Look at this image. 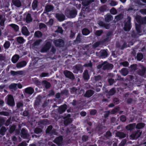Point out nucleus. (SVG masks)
Here are the masks:
<instances>
[{
	"label": "nucleus",
	"mask_w": 146,
	"mask_h": 146,
	"mask_svg": "<svg viewBox=\"0 0 146 146\" xmlns=\"http://www.w3.org/2000/svg\"><path fill=\"white\" fill-rule=\"evenodd\" d=\"M77 10L75 8L71 9H67L65 11V14L69 18H75L77 15Z\"/></svg>",
	"instance_id": "nucleus-1"
},
{
	"label": "nucleus",
	"mask_w": 146,
	"mask_h": 146,
	"mask_svg": "<svg viewBox=\"0 0 146 146\" xmlns=\"http://www.w3.org/2000/svg\"><path fill=\"white\" fill-rule=\"evenodd\" d=\"M53 127L51 125L48 126L46 130V134L51 136L53 135H57L58 133L56 132L55 129H52Z\"/></svg>",
	"instance_id": "nucleus-2"
},
{
	"label": "nucleus",
	"mask_w": 146,
	"mask_h": 146,
	"mask_svg": "<svg viewBox=\"0 0 146 146\" xmlns=\"http://www.w3.org/2000/svg\"><path fill=\"white\" fill-rule=\"evenodd\" d=\"M54 43L55 45L57 47H62L64 45V41L62 39H59L55 40Z\"/></svg>",
	"instance_id": "nucleus-3"
},
{
	"label": "nucleus",
	"mask_w": 146,
	"mask_h": 146,
	"mask_svg": "<svg viewBox=\"0 0 146 146\" xmlns=\"http://www.w3.org/2000/svg\"><path fill=\"white\" fill-rule=\"evenodd\" d=\"M70 116V114H68L66 116L63 117V119L65 120L64 122V125L66 126L72 122V120L69 118Z\"/></svg>",
	"instance_id": "nucleus-4"
},
{
	"label": "nucleus",
	"mask_w": 146,
	"mask_h": 146,
	"mask_svg": "<svg viewBox=\"0 0 146 146\" xmlns=\"http://www.w3.org/2000/svg\"><path fill=\"white\" fill-rule=\"evenodd\" d=\"M127 20V21L125 23L124 27V30L126 31H129L131 29V18L129 17H128Z\"/></svg>",
	"instance_id": "nucleus-5"
},
{
	"label": "nucleus",
	"mask_w": 146,
	"mask_h": 146,
	"mask_svg": "<svg viewBox=\"0 0 146 146\" xmlns=\"http://www.w3.org/2000/svg\"><path fill=\"white\" fill-rule=\"evenodd\" d=\"M7 103L11 106H13L15 105V102L13 98L11 95H9L8 96Z\"/></svg>",
	"instance_id": "nucleus-6"
},
{
	"label": "nucleus",
	"mask_w": 146,
	"mask_h": 146,
	"mask_svg": "<svg viewBox=\"0 0 146 146\" xmlns=\"http://www.w3.org/2000/svg\"><path fill=\"white\" fill-rule=\"evenodd\" d=\"M82 66L80 64H78L74 66L72 69L73 70L74 72L77 74L79 71H82Z\"/></svg>",
	"instance_id": "nucleus-7"
},
{
	"label": "nucleus",
	"mask_w": 146,
	"mask_h": 146,
	"mask_svg": "<svg viewBox=\"0 0 146 146\" xmlns=\"http://www.w3.org/2000/svg\"><path fill=\"white\" fill-rule=\"evenodd\" d=\"M64 73L65 75L67 77L73 80L74 79V76L73 73L70 71L68 70H65L64 71Z\"/></svg>",
	"instance_id": "nucleus-8"
},
{
	"label": "nucleus",
	"mask_w": 146,
	"mask_h": 146,
	"mask_svg": "<svg viewBox=\"0 0 146 146\" xmlns=\"http://www.w3.org/2000/svg\"><path fill=\"white\" fill-rule=\"evenodd\" d=\"M53 142L59 146L62 145L63 142V137H56Z\"/></svg>",
	"instance_id": "nucleus-9"
},
{
	"label": "nucleus",
	"mask_w": 146,
	"mask_h": 146,
	"mask_svg": "<svg viewBox=\"0 0 146 146\" xmlns=\"http://www.w3.org/2000/svg\"><path fill=\"white\" fill-rule=\"evenodd\" d=\"M51 44L49 42H47L44 46L41 49L40 52H44L48 50L50 48Z\"/></svg>",
	"instance_id": "nucleus-10"
},
{
	"label": "nucleus",
	"mask_w": 146,
	"mask_h": 146,
	"mask_svg": "<svg viewBox=\"0 0 146 146\" xmlns=\"http://www.w3.org/2000/svg\"><path fill=\"white\" fill-rule=\"evenodd\" d=\"M67 106L65 104L64 105H62L59 107L57 109L58 112L59 114H62L67 109Z\"/></svg>",
	"instance_id": "nucleus-11"
},
{
	"label": "nucleus",
	"mask_w": 146,
	"mask_h": 146,
	"mask_svg": "<svg viewBox=\"0 0 146 146\" xmlns=\"http://www.w3.org/2000/svg\"><path fill=\"white\" fill-rule=\"evenodd\" d=\"M56 17L60 21H64L65 18V16L63 14L59 13H56Z\"/></svg>",
	"instance_id": "nucleus-12"
},
{
	"label": "nucleus",
	"mask_w": 146,
	"mask_h": 146,
	"mask_svg": "<svg viewBox=\"0 0 146 146\" xmlns=\"http://www.w3.org/2000/svg\"><path fill=\"white\" fill-rule=\"evenodd\" d=\"M94 91L91 90H89L86 91L84 96L86 97L89 98L91 97L94 94Z\"/></svg>",
	"instance_id": "nucleus-13"
},
{
	"label": "nucleus",
	"mask_w": 146,
	"mask_h": 146,
	"mask_svg": "<svg viewBox=\"0 0 146 146\" xmlns=\"http://www.w3.org/2000/svg\"><path fill=\"white\" fill-rule=\"evenodd\" d=\"M20 134L21 137H28L29 136V134L27 131L24 128H22L21 130Z\"/></svg>",
	"instance_id": "nucleus-14"
},
{
	"label": "nucleus",
	"mask_w": 146,
	"mask_h": 146,
	"mask_svg": "<svg viewBox=\"0 0 146 146\" xmlns=\"http://www.w3.org/2000/svg\"><path fill=\"white\" fill-rule=\"evenodd\" d=\"M34 91V89L31 87L27 88L25 90V92L29 95L32 94Z\"/></svg>",
	"instance_id": "nucleus-15"
},
{
	"label": "nucleus",
	"mask_w": 146,
	"mask_h": 146,
	"mask_svg": "<svg viewBox=\"0 0 146 146\" xmlns=\"http://www.w3.org/2000/svg\"><path fill=\"white\" fill-rule=\"evenodd\" d=\"M98 25L102 27H104L106 29H109L110 28V25L109 24H106L104 22L101 21H98Z\"/></svg>",
	"instance_id": "nucleus-16"
},
{
	"label": "nucleus",
	"mask_w": 146,
	"mask_h": 146,
	"mask_svg": "<svg viewBox=\"0 0 146 146\" xmlns=\"http://www.w3.org/2000/svg\"><path fill=\"white\" fill-rule=\"evenodd\" d=\"M42 98V97L40 96H38L36 98V100L35 101V106L36 107L40 105V103L41 102Z\"/></svg>",
	"instance_id": "nucleus-17"
},
{
	"label": "nucleus",
	"mask_w": 146,
	"mask_h": 146,
	"mask_svg": "<svg viewBox=\"0 0 146 146\" xmlns=\"http://www.w3.org/2000/svg\"><path fill=\"white\" fill-rule=\"evenodd\" d=\"M11 74L13 76L17 75H22L24 74V72L22 71H19L15 72L14 71H11L10 72Z\"/></svg>",
	"instance_id": "nucleus-18"
},
{
	"label": "nucleus",
	"mask_w": 146,
	"mask_h": 146,
	"mask_svg": "<svg viewBox=\"0 0 146 146\" xmlns=\"http://www.w3.org/2000/svg\"><path fill=\"white\" fill-rule=\"evenodd\" d=\"M22 33L26 36L28 35L30 33L28 30L27 29L26 27H23L22 29Z\"/></svg>",
	"instance_id": "nucleus-19"
},
{
	"label": "nucleus",
	"mask_w": 146,
	"mask_h": 146,
	"mask_svg": "<svg viewBox=\"0 0 146 146\" xmlns=\"http://www.w3.org/2000/svg\"><path fill=\"white\" fill-rule=\"evenodd\" d=\"M83 77L85 80H88L89 79L90 76L87 70H85L83 73Z\"/></svg>",
	"instance_id": "nucleus-20"
},
{
	"label": "nucleus",
	"mask_w": 146,
	"mask_h": 146,
	"mask_svg": "<svg viewBox=\"0 0 146 146\" xmlns=\"http://www.w3.org/2000/svg\"><path fill=\"white\" fill-rule=\"evenodd\" d=\"M12 2L17 7H20L21 5V3L19 0H12Z\"/></svg>",
	"instance_id": "nucleus-21"
},
{
	"label": "nucleus",
	"mask_w": 146,
	"mask_h": 146,
	"mask_svg": "<svg viewBox=\"0 0 146 146\" xmlns=\"http://www.w3.org/2000/svg\"><path fill=\"white\" fill-rule=\"evenodd\" d=\"M141 133V132L140 130H138L134 132L130 137H139Z\"/></svg>",
	"instance_id": "nucleus-22"
},
{
	"label": "nucleus",
	"mask_w": 146,
	"mask_h": 146,
	"mask_svg": "<svg viewBox=\"0 0 146 146\" xmlns=\"http://www.w3.org/2000/svg\"><path fill=\"white\" fill-rule=\"evenodd\" d=\"M26 62L25 61H23L18 63L16 65V66L17 68H21L25 66Z\"/></svg>",
	"instance_id": "nucleus-23"
},
{
	"label": "nucleus",
	"mask_w": 146,
	"mask_h": 146,
	"mask_svg": "<svg viewBox=\"0 0 146 146\" xmlns=\"http://www.w3.org/2000/svg\"><path fill=\"white\" fill-rule=\"evenodd\" d=\"M53 9V7L51 5H47L45 7V10L47 12L52 11Z\"/></svg>",
	"instance_id": "nucleus-24"
},
{
	"label": "nucleus",
	"mask_w": 146,
	"mask_h": 146,
	"mask_svg": "<svg viewBox=\"0 0 146 146\" xmlns=\"http://www.w3.org/2000/svg\"><path fill=\"white\" fill-rule=\"evenodd\" d=\"M32 21V19L31 17L30 14H28L27 15L26 21V22L27 23H29Z\"/></svg>",
	"instance_id": "nucleus-25"
},
{
	"label": "nucleus",
	"mask_w": 146,
	"mask_h": 146,
	"mask_svg": "<svg viewBox=\"0 0 146 146\" xmlns=\"http://www.w3.org/2000/svg\"><path fill=\"white\" fill-rule=\"evenodd\" d=\"M135 123L130 124L126 127V128L128 130H130L133 129L135 126Z\"/></svg>",
	"instance_id": "nucleus-26"
},
{
	"label": "nucleus",
	"mask_w": 146,
	"mask_h": 146,
	"mask_svg": "<svg viewBox=\"0 0 146 146\" xmlns=\"http://www.w3.org/2000/svg\"><path fill=\"white\" fill-rule=\"evenodd\" d=\"M108 54L106 51L105 50H102L100 52V56L105 58L107 56Z\"/></svg>",
	"instance_id": "nucleus-27"
},
{
	"label": "nucleus",
	"mask_w": 146,
	"mask_h": 146,
	"mask_svg": "<svg viewBox=\"0 0 146 146\" xmlns=\"http://www.w3.org/2000/svg\"><path fill=\"white\" fill-rule=\"evenodd\" d=\"M141 70H140L139 72V74L141 76H143L145 73L146 68L142 66H141Z\"/></svg>",
	"instance_id": "nucleus-28"
},
{
	"label": "nucleus",
	"mask_w": 146,
	"mask_h": 146,
	"mask_svg": "<svg viewBox=\"0 0 146 146\" xmlns=\"http://www.w3.org/2000/svg\"><path fill=\"white\" fill-rule=\"evenodd\" d=\"M17 84L15 83L11 84L9 86V88L10 90L13 89L15 90H16L17 89Z\"/></svg>",
	"instance_id": "nucleus-29"
},
{
	"label": "nucleus",
	"mask_w": 146,
	"mask_h": 146,
	"mask_svg": "<svg viewBox=\"0 0 146 146\" xmlns=\"http://www.w3.org/2000/svg\"><path fill=\"white\" fill-rule=\"evenodd\" d=\"M7 130V129L5 127H2L0 129V134L2 135H4Z\"/></svg>",
	"instance_id": "nucleus-30"
},
{
	"label": "nucleus",
	"mask_w": 146,
	"mask_h": 146,
	"mask_svg": "<svg viewBox=\"0 0 146 146\" xmlns=\"http://www.w3.org/2000/svg\"><path fill=\"white\" fill-rule=\"evenodd\" d=\"M19 58V56L17 55L14 56L12 58V61L13 63H16L18 60Z\"/></svg>",
	"instance_id": "nucleus-31"
},
{
	"label": "nucleus",
	"mask_w": 146,
	"mask_h": 146,
	"mask_svg": "<svg viewBox=\"0 0 146 146\" xmlns=\"http://www.w3.org/2000/svg\"><path fill=\"white\" fill-rule=\"evenodd\" d=\"M90 33V31L86 28H84L82 31V33L84 35H87Z\"/></svg>",
	"instance_id": "nucleus-32"
},
{
	"label": "nucleus",
	"mask_w": 146,
	"mask_h": 146,
	"mask_svg": "<svg viewBox=\"0 0 146 146\" xmlns=\"http://www.w3.org/2000/svg\"><path fill=\"white\" fill-rule=\"evenodd\" d=\"M81 35L80 33L78 34L76 38V39L74 41V42L76 44H78L80 43L81 40Z\"/></svg>",
	"instance_id": "nucleus-33"
},
{
	"label": "nucleus",
	"mask_w": 146,
	"mask_h": 146,
	"mask_svg": "<svg viewBox=\"0 0 146 146\" xmlns=\"http://www.w3.org/2000/svg\"><path fill=\"white\" fill-rule=\"evenodd\" d=\"M91 3L89 0H85L83 1L82 2V4L85 6H88Z\"/></svg>",
	"instance_id": "nucleus-34"
},
{
	"label": "nucleus",
	"mask_w": 146,
	"mask_h": 146,
	"mask_svg": "<svg viewBox=\"0 0 146 146\" xmlns=\"http://www.w3.org/2000/svg\"><path fill=\"white\" fill-rule=\"evenodd\" d=\"M121 73L124 76H125L128 73V71L126 68H122L121 70Z\"/></svg>",
	"instance_id": "nucleus-35"
},
{
	"label": "nucleus",
	"mask_w": 146,
	"mask_h": 146,
	"mask_svg": "<svg viewBox=\"0 0 146 146\" xmlns=\"http://www.w3.org/2000/svg\"><path fill=\"white\" fill-rule=\"evenodd\" d=\"M102 42L101 41H98L92 45V47L95 48L98 47L99 45L102 44Z\"/></svg>",
	"instance_id": "nucleus-36"
},
{
	"label": "nucleus",
	"mask_w": 146,
	"mask_h": 146,
	"mask_svg": "<svg viewBox=\"0 0 146 146\" xmlns=\"http://www.w3.org/2000/svg\"><path fill=\"white\" fill-rule=\"evenodd\" d=\"M99 10L100 12H104L106 10H108L107 7L106 5H103L101 6L99 9Z\"/></svg>",
	"instance_id": "nucleus-37"
},
{
	"label": "nucleus",
	"mask_w": 146,
	"mask_h": 146,
	"mask_svg": "<svg viewBox=\"0 0 146 146\" xmlns=\"http://www.w3.org/2000/svg\"><path fill=\"white\" fill-rule=\"evenodd\" d=\"M16 128V126L15 125H13L11 126L9 130L10 133H12L15 129Z\"/></svg>",
	"instance_id": "nucleus-38"
},
{
	"label": "nucleus",
	"mask_w": 146,
	"mask_h": 146,
	"mask_svg": "<svg viewBox=\"0 0 146 146\" xmlns=\"http://www.w3.org/2000/svg\"><path fill=\"white\" fill-rule=\"evenodd\" d=\"M145 125V124L143 123H138L136 126V128L138 129H140L143 127Z\"/></svg>",
	"instance_id": "nucleus-39"
},
{
	"label": "nucleus",
	"mask_w": 146,
	"mask_h": 146,
	"mask_svg": "<svg viewBox=\"0 0 146 146\" xmlns=\"http://www.w3.org/2000/svg\"><path fill=\"white\" fill-rule=\"evenodd\" d=\"M117 137H125V135L123 133L120 132H117L116 133Z\"/></svg>",
	"instance_id": "nucleus-40"
},
{
	"label": "nucleus",
	"mask_w": 146,
	"mask_h": 146,
	"mask_svg": "<svg viewBox=\"0 0 146 146\" xmlns=\"http://www.w3.org/2000/svg\"><path fill=\"white\" fill-rule=\"evenodd\" d=\"M135 18L137 22L139 23H141L142 20L141 16L137 15L135 17Z\"/></svg>",
	"instance_id": "nucleus-41"
},
{
	"label": "nucleus",
	"mask_w": 146,
	"mask_h": 146,
	"mask_svg": "<svg viewBox=\"0 0 146 146\" xmlns=\"http://www.w3.org/2000/svg\"><path fill=\"white\" fill-rule=\"evenodd\" d=\"M103 33V30H97L95 32V34L98 36L101 35Z\"/></svg>",
	"instance_id": "nucleus-42"
},
{
	"label": "nucleus",
	"mask_w": 146,
	"mask_h": 146,
	"mask_svg": "<svg viewBox=\"0 0 146 146\" xmlns=\"http://www.w3.org/2000/svg\"><path fill=\"white\" fill-rule=\"evenodd\" d=\"M42 82L44 84V86L46 88H48L50 87V84L46 81L44 80L42 81Z\"/></svg>",
	"instance_id": "nucleus-43"
},
{
	"label": "nucleus",
	"mask_w": 146,
	"mask_h": 146,
	"mask_svg": "<svg viewBox=\"0 0 146 146\" xmlns=\"http://www.w3.org/2000/svg\"><path fill=\"white\" fill-rule=\"evenodd\" d=\"M42 131V130L38 127H36L35 128L34 130V132L36 134H38Z\"/></svg>",
	"instance_id": "nucleus-44"
},
{
	"label": "nucleus",
	"mask_w": 146,
	"mask_h": 146,
	"mask_svg": "<svg viewBox=\"0 0 146 146\" xmlns=\"http://www.w3.org/2000/svg\"><path fill=\"white\" fill-rule=\"evenodd\" d=\"M10 26L12 27L15 31H17L19 30L18 26L14 24H12L10 25Z\"/></svg>",
	"instance_id": "nucleus-45"
},
{
	"label": "nucleus",
	"mask_w": 146,
	"mask_h": 146,
	"mask_svg": "<svg viewBox=\"0 0 146 146\" xmlns=\"http://www.w3.org/2000/svg\"><path fill=\"white\" fill-rule=\"evenodd\" d=\"M17 42L20 43H22L24 41V39L21 37H19L17 38Z\"/></svg>",
	"instance_id": "nucleus-46"
},
{
	"label": "nucleus",
	"mask_w": 146,
	"mask_h": 146,
	"mask_svg": "<svg viewBox=\"0 0 146 146\" xmlns=\"http://www.w3.org/2000/svg\"><path fill=\"white\" fill-rule=\"evenodd\" d=\"M68 94V91L67 90H64L62 91L61 92L60 94L62 95H67Z\"/></svg>",
	"instance_id": "nucleus-47"
},
{
	"label": "nucleus",
	"mask_w": 146,
	"mask_h": 146,
	"mask_svg": "<svg viewBox=\"0 0 146 146\" xmlns=\"http://www.w3.org/2000/svg\"><path fill=\"white\" fill-rule=\"evenodd\" d=\"M35 35L37 37H40L42 36V33L40 31H38L35 33Z\"/></svg>",
	"instance_id": "nucleus-48"
},
{
	"label": "nucleus",
	"mask_w": 146,
	"mask_h": 146,
	"mask_svg": "<svg viewBox=\"0 0 146 146\" xmlns=\"http://www.w3.org/2000/svg\"><path fill=\"white\" fill-rule=\"evenodd\" d=\"M104 127L101 125H98L96 127V130L97 131H99L102 130L103 128Z\"/></svg>",
	"instance_id": "nucleus-49"
},
{
	"label": "nucleus",
	"mask_w": 146,
	"mask_h": 146,
	"mask_svg": "<svg viewBox=\"0 0 146 146\" xmlns=\"http://www.w3.org/2000/svg\"><path fill=\"white\" fill-rule=\"evenodd\" d=\"M42 41V40L39 39L36 40L33 44V46H38L39 45L40 42Z\"/></svg>",
	"instance_id": "nucleus-50"
},
{
	"label": "nucleus",
	"mask_w": 146,
	"mask_h": 146,
	"mask_svg": "<svg viewBox=\"0 0 146 146\" xmlns=\"http://www.w3.org/2000/svg\"><path fill=\"white\" fill-rule=\"evenodd\" d=\"M137 58L138 60H141L143 58V55L142 54L139 53L137 54Z\"/></svg>",
	"instance_id": "nucleus-51"
},
{
	"label": "nucleus",
	"mask_w": 146,
	"mask_h": 146,
	"mask_svg": "<svg viewBox=\"0 0 146 146\" xmlns=\"http://www.w3.org/2000/svg\"><path fill=\"white\" fill-rule=\"evenodd\" d=\"M5 122V119L3 117H0V127L3 125Z\"/></svg>",
	"instance_id": "nucleus-52"
},
{
	"label": "nucleus",
	"mask_w": 146,
	"mask_h": 146,
	"mask_svg": "<svg viewBox=\"0 0 146 146\" xmlns=\"http://www.w3.org/2000/svg\"><path fill=\"white\" fill-rule=\"evenodd\" d=\"M37 1L36 0L34 1L32 4V7L33 9H35L37 7Z\"/></svg>",
	"instance_id": "nucleus-53"
},
{
	"label": "nucleus",
	"mask_w": 146,
	"mask_h": 146,
	"mask_svg": "<svg viewBox=\"0 0 146 146\" xmlns=\"http://www.w3.org/2000/svg\"><path fill=\"white\" fill-rule=\"evenodd\" d=\"M104 66L103 67V69L104 70L108 69L110 67V64L107 62V63L104 65Z\"/></svg>",
	"instance_id": "nucleus-54"
},
{
	"label": "nucleus",
	"mask_w": 146,
	"mask_h": 146,
	"mask_svg": "<svg viewBox=\"0 0 146 146\" xmlns=\"http://www.w3.org/2000/svg\"><path fill=\"white\" fill-rule=\"evenodd\" d=\"M136 29L137 33L139 34L141 32V31L140 29V26L139 25H136Z\"/></svg>",
	"instance_id": "nucleus-55"
},
{
	"label": "nucleus",
	"mask_w": 146,
	"mask_h": 146,
	"mask_svg": "<svg viewBox=\"0 0 146 146\" xmlns=\"http://www.w3.org/2000/svg\"><path fill=\"white\" fill-rule=\"evenodd\" d=\"M27 144L26 143L25 141H22L21 143L18 144V146H27Z\"/></svg>",
	"instance_id": "nucleus-56"
},
{
	"label": "nucleus",
	"mask_w": 146,
	"mask_h": 146,
	"mask_svg": "<svg viewBox=\"0 0 146 146\" xmlns=\"http://www.w3.org/2000/svg\"><path fill=\"white\" fill-rule=\"evenodd\" d=\"M110 13L112 14L115 15L117 11L114 8H113L110 10Z\"/></svg>",
	"instance_id": "nucleus-57"
},
{
	"label": "nucleus",
	"mask_w": 146,
	"mask_h": 146,
	"mask_svg": "<svg viewBox=\"0 0 146 146\" xmlns=\"http://www.w3.org/2000/svg\"><path fill=\"white\" fill-rule=\"evenodd\" d=\"M84 67H90L92 68V63L91 62V61H90V63L88 64H86L84 65Z\"/></svg>",
	"instance_id": "nucleus-58"
},
{
	"label": "nucleus",
	"mask_w": 146,
	"mask_h": 146,
	"mask_svg": "<svg viewBox=\"0 0 146 146\" xmlns=\"http://www.w3.org/2000/svg\"><path fill=\"white\" fill-rule=\"evenodd\" d=\"M6 20V18L5 17H4L3 19L1 20V21L0 22V25L2 26H3L4 25V22Z\"/></svg>",
	"instance_id": "nucleus-59"
},
{
	"label": "nucleus",
	"mask_w": 146,
	"mask_h": 146,
	"mask_svg": "<svg viewBox=\"0 0 146 146\" xmlns=\"http://www.w3.org/2000/svg\"><path fill=\"white\" fill-rule=\"evenodd\" d=\"M117 4V3L113 0H111L110 2V5L112 6H114Z\"/></svg>",
	"instance_id": "nucleus-60"
},
{
	"label": "nucleus",
	"mask_w": 146,
	"mask_h": 146,
	"mask_svg": "<svg viewBox=\"0 0 146 146\" xmlns=\"http://www.w3.org/2000/svg\"><path fill=\"white\" fill-rule=\"evenodd\" d=\"M9 113L5 111L0 112V115H3L5 116H7L9 115Z\"/></svg>",
	"instance_id": "nucleus-61"
},
{
	"label": "nucleus",
	"mask_w": 146,
	"mask_h": 146,
	"mask_svg": "<svg viewBox=\"0 0 146 146\" xmlns=\"http://www.w3.org/2000/svg\"><path fill=\"white\" fill-rule=\"evenodd\" d=\"M123 18V15L122 14H119L115 17V19L117 21L120 20Z\"/></svg>",
	"instance_id": "nucleus-62"
},
{
	"label": "nucleus",
	"mask_w": 146,
	"mask_h": 146,
	"mask_svg": "<svg viewBox=\"0 0 146 146\" xmlns=\"http://www.w3.org/2000/svg\"><path fill=\"white\" fill-rule=\"evenodd\" d=\"M119 110V108L117 107L113 109L111 111V113H114L117 112Z\"/></svg>",
	"instance_id": "nucleus-63"
},
{
	"label": "nucleus",
	"mask_w": 146,
	"mask_h": 146,
	"mask_svg": "<svg viewBox=\"0 0 146 146\" xmlns=\"http://www.w3.org/2000/svg\"><path fill=\"white\" fill-rule=\"evenodd\" d=\"M126 142V141L125 140L122 141L119 144V146H124Z\"/></svg>",
	"instance_id": "nucleus-64"
}]
</instances>
